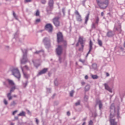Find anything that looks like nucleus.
<instances>
[{
    "mask_svg": "<svg viewBox=\"0 0 125 125\" xmlns=\"http://www.w3.org/2000/svg\"><path fill=\"white\" fill-rule=\"evenodd\" d=\"M62 12L63 13V15H65V8H62Z\"/></svg>",
    "mask_w": 125,
    "mask_h": 125,
    "instance_id": "obj_50",
    "label": "nucleus"
},
{
    "mask_svg": "<svg viewBox=\"0 0 125 125\" xmlns=\"http://www.w3.org/2000/svg\"><path fill=\"white\" fill-rule=\"evenodd\" d=\"M97 104L99 105V109H102V107H103L102 102L100 100H98L97 101Z\"/></svg>",
    "mask_w": 125,
    "mask_h": 125,
    "instance_id": "obj_19",
    "label": "nucleus"
},
{
    "mask_svg": "<svg viewBox=\"0 0 125 125\" xmlns=\"http://www.w3.org/2000/svg\"><path fill=\"white\" fill-rule=\"evenodd\" d=\"M75 91H74V90H72L70 91V96H71V97H73V96H74V93Z\"/></svg>",
    "mask_w": 125,
    "mask_h": 125,
    "instance_id": "obj_34",
    "label": "nucleus"
},
{
    "mask_svg": "<svg viewBox=\"0 0 125 125\" xmlns=\"http://www.w3.org/2000/svg\"><path fill=\"white\" fill-rule=\"evenodd\" d=\"M92 45H93V43L92 42V41L90 40L89 42V50L88 53H87L86 57L88 56V54L90 53V51H91V50H92Z\"/></svg>",
    "mask_w": 125,
    "mask_h": 125,
    "instance_id": "obj_12",
    "label": "nucleus"
},
{
    "mask_svg": "<svg viewBox=\"0 0 125 125\" xmlns=\"http://www.w3.org/2000/svg\"><path fill=\"white\" fill-rule=\"evenodd\" d=\"M79 105H81V101L79 100L75 103V105L76 106H79Z\"/></svg>",
    "mask_w": 125,
    "mask_h": 125,
    "instance_id": "obj_38",
    "label": "nucleus"
},
{
    "mask_svg": "<svg viewBox=\"0 0 125 125\" xmlns=\"http://www.w3.org/2000/svg\"><path fill=\"white\" fill-rule=\"evenodd\" d=\"M104 87H105V89H106V90H108V91H109V92H112V89H111V88H110V87H109V86L108 85V84H107V83H105L104 84Z\"/></svg>",
    "mask_w": 125,
    "mask_h": 125,
    "instance_id": "obj_17",
    "label": "nucleus"
},
{
    "mask_svg": "<svg viewBox=\"0 0 125 125\" xmlns=\"http://www.w3.org/2000/svg\"><path fill=\"white\" fill-rule=\"evenodd\" d=\"M62 60V58L60 56H59V61L60 62V63H61Z\"/></svg>",
    "mask_w": 125,
    "mask_h": 125,
    "instance_id": "obj_49",
    "label": "nucleus"
},
{
    "mask_svg": "<svg viewBox=\"0 0 125 125\" xmlns=\"http://www.w3.org/2000/svg\"><path fill=\"white\" fill-rule=\"evenodd\" d=\"M99 22V18L97 17L96 18V21L95 23L97 25H98V23Z\"/></svg>",
    "mask_w": 125,
    "mask_h": 125,
    "instance_id": "obj_36",
    "label": "nucleus"
},
{
    "mask_svg": "<svg viewBox=\"0 0 125 125\" xmlns=\"http://www.w3.org/2000/svg\"><path fill=\"white\" fill-rule=\"evenodd\" d=\"M36 16H40V11L37 10L36 13Z\"/></svg>",
    "mask_w": 125,
    "mask_h": 125,
    "instance_id": "obj_42",
    "label": "nucleus"
},
{
    "mask_svg": "<svg viewBox=\"0 0 125 125\" xmlns=\"http://www.w3.org/2000/svg\"><path fill=\"white\" fill-rule=\"evenodd\" d=\"M83 48H79V51H83Z\"/></svg>",
    "mask_w": 125,
    "mask_h": 125,
    "instance_id": "obj_60",
    "label": "nucleus"
},
{
    "mask_svg": "<svg viewBox=\"0 0 125 125\" xmlns=\"http://www.w3.org/2000/svg\"><path fill=\"white\" fill-rule=\"evenodd\" d=\"M104 16V12H102L101 13V16Z\"/></svg>",
    "mask_w": 125,
    "mask_h": 125,
    "instance_id": "obj_62",
    "label": "nucleus"
},
{
    "mask_svg": "<svg viewBox=\"0 0 125 125\" xmlns=\"http://www.w3.org/2000/svg\"><path fill=\"white\" fill-rule=\"evenodd\" d=\"M60 19V18L59 17H56L53 19V23L56 27H59V26H60V21H59Z\"/></svg>",
    "mask_w": 125,
    "mask_h": 125,
    "instance_id": "obj_7",
    "label": "nucleus"
},
{
    "mask_svg": "<svg viewBox=\"0 0 125 125\" xmlns=\"http://www.w3.org/2000/svg\"><path fill=\"white\" fill-rule=\"evenodd\" d=\"M15 120H18V116L15 117Z\"/></svg>",
    "mask_w": 125,
    "mask_h": 125,
    "instance_id": "obj_61",
    "label": "nucleus"
},
{
    "mask_svg": "<svg viewBox=\"0 0 125 125\" xmlns=\"http://www.w3.org/2000/svg\"><path fill=\"white\" fill-rule=\"evenodd\" d=\"M110 76V74H109V73L106 72V77H109Z\"/></svg>",
    "mask_w": 125,
    "mask_h": 125,
    "instance_id": "obj_54",
    "label": "nucleus"
},
{
    "mask_svg": "<svg viewBox=\"0 0 125 125\" xmlns=\"http://www.w3.org/2000/svg\"><path fill=\"white\" fill-rule=\"evenodd\" d=\"M13 15L14 17L16 19V20H18V18H17V16H16V14L15 13V12L13 11Z\"/></svg>",
    "mask_w": 125,
    "mask_h": 125,
    "instance_id": "obj_35",
    "label": "nucleus"
},
{
    "mask_svg": "<svg viewBox=\"0 0 125 125\" xmlns=\"http://www.w3.org/2000/svg\"><path fill=\"white\" fill-rule=\"evenodd\" d=\"M28 84V81H26V83H23L24 87H26Z\"/></svg>",
    "mask_w": 125,
    "mask_h": 125,
    "instance_id": "obj_43",
    "label": "nucleus"
},
{
    "mask_svg": "<svg viewBox=\"0 0 125 125\" xmlns=\"http://www.w3.org/2000/svg\"><path fill=\"white\" fill-rule=\"evenodd\" d=\"M7 97L8 99V100H12V96H11V93H8L7 94Z\"/></svg>",
    "mask_w": 125,
    "mask_h": 125,
    "instance_id": "obj_26",
    "label": "nucleus"
},
{
    "mask_svg": "<svg viewBox=\"0 0 125 125\" xmlns=\"http://www.w3.org/2000/svg\"><path fill=\"white\" fill-rule=\"evenodd\" d=\"M48 4L51 6H53L54 4V1L53 0H49Z\"/></svg>",
    "mask_w": 125,
    "mask_h": 125,
    "instance_id": "obj_20",
    "label": "nucleus"
},
{
    "mask_svg": "<svg viewBox=\"0 0 125 125\" xmlns=\"http://www.w3.org/2000/svg\"><path fill=\"white\" fill-rule=\"evenodd\" d=\"M21 69L22 72L23 74V76L25 79H29V77H30V75L27 74V73L24 72V70L23 69V67L22 66H21Z\"/></svg>",
    "mask_w": 125,
    "mask_h": 125,
    "instance_id": "obj_16",
    "label": "nucleus"
},
{
    "mask_svg": "<svg viewBox=\"0 0 125 125\" xmlns=\"http://www.w3.org/2000/svg\"><path fill=\"white\" fill-rule=\"evenodd\" d=\"M85 79L88 80V76L87 75L85 76Z\"/></svg>",
    "mask_w": 125,
    "mask_h": 125,
    "instance_id": "obj_57",
    "label": "nucleus"
},
{
    "mask_svg": "<svg viewBox=\"0 0 125 125\" xmlns=\"http://www.w3.org/2000/svg\"><path fill=\"white\" fill-rule=\"evenodd\" d=\"M50 88H47V91H48V92H50Z\"/></svg>",
    "mask_w": 125,
    "mask_h": 125,
    "instance_id": "obj_59",
    "label": "nucleus"
},
{
    "mask_svg": "<svg viewBox=\"0 0 125 125\" xmlns=\"http://www.w3.org/2000/svg\"><path fill=\"white\" fill-rule=\"evenodd\" d=\"M45 29H46L48 33H52V31H53V26L50 23H47L45 26Z\"/></svg>",
    "mask_w": 125,
    "mask_h": 125,
    "instance_id": "obj_8",
    "label": "nucleus"
},
{
    "mask_svg": "<svg viewBox=\"0 0 125 125\" xmlns=\"http://www.w3.org/2000/svg\"><path fill=\"white\" fill-rule=\"evenodd\" d=\"M88 125H93V122L92 121V120H90L89 122V124Z\"/></svg>",
    "mask_w": 125,
    "mask_h": 125,
    "instance_id": "obj_47",
    "label": "nucleus"
},
{
    "mask_svg": "<svg viewBox=\"0 0 125 125\" xmlns=\"http://www.w3.org/2000/svg\"><path fill=\"white\" fill-rule=\"evenodd\" d=\"M3 85L6 86V87H8V85L7 84L6 82H3Z\"/></svg>",
    "mask_w": 125,
    "mask_h": 125,
    "instance_id": "obj_51",
    "label": "nucleus"
},
{
    "mask_svg": "<svg viewBox=\"0 0 125 125\" xmlns=\"http://www.w3.org/2000/svg\"><path fill=\"white\" fill-rule=\"evenodd\" d=\"M67 115L68 116H70V115H71V113H70V111H67Z\"/></svg>",
    "mask_w": 125,
    "mask_h": 125,
    "instance_id": "obj_56",
    "label": "nucleus"
},
{
    "mask_svg": "<svg viewBox=\"0 0 125 125\" xmlns=\"http://www.w3.org/2000/svg\"><path fill=\"white\" fill-rule=\"evenodd\" d=\"M40 22H41V19H37L35 21V24H38V23H40Z\"/></svg>",
    "mask_w": 125,
    "mask_h": 125,
    "instance_id": "obj_37",
    "label": "nucleus"
},
{
    "mask_svg": "<svg viewBox=\"0 0 125 125\" xmlns=\"http://www.w3.org/2000/svg\"><path fill=\"white\" fill-rule=\"evenodd\" d=\"M42 42L46 48L48 49L51 47V42L49 38L47 37H45L43 39Z\"/></svg>",
    "mask_w": 125,
    "mask_h": 125,
    "instance_id": "obj_5",
    "label": "nucleus"
},
{
    "mask_svg": "<svg viewBox=\"0 0 125 125\" xmlns=\"http://www.w3.org/2000/svg\"><path fill=\"white\" fill-rule=\"evenodd\" d=\"M41 2L42 4H45L46 3V0H41Z\"/></svg>",
    "mask_w": 125,
    "mask_h": 125,
    "instance_id": "obj_40",
    "label": "nucleus"
},
{
    "mask_svg": "<svg viewBox=\"0 0 125 125\" xmlns=\"http://www.w3.org/2000/svg\"><path fill=\"white\" fill-rule=\"evenodd\" d=\"M35 119L37 125H39V119H37V118H35Z\"/></svg>",
    "mask_w": 125,
    "mask_h": 125,
    "instance_id": "obj_52",
    "label": "nucleus"
},
{
    "mask_svg": "<svg viewBox=\"0 0 125 125\" xmlns=\"http://www.w3.org/2000/svg\"><path fill=\"white\" fill-rule=\"evenodd\" d=\"M98 43L99 44V45H100V46H102L103 45V43H102V41L99 39L98 40Z\"/></svg>",
    "mask_w": 125,
    "mask_h": 125,
    "instance_id": "obj_32",
    "label": "nucleus"
},
{
    "mask_svg": "<svg viewBox=\"0 0 125 125\" xmlns=\"http://www.w3.org/2000/svg\"><path fill=\"white\" fill-rule=\"evenodd\" d=\"M33 1V0H24V3H28V2H31Z\"/></svg>",
    "mask_w": 125,
    "mask_h": 125,
    "instance_id": "obj_41",
    "label": "nucleus"
},
{
    "mask_svg": "<svg viewBox=\"0 0 125 125\" xmlns=\"http://www.w3.org/2000/svg\"><path fill=\"white\" fill-rule=\"evenodd\" d=\"M75 14L76 16V20L77 21H78L79 22H82L83 21V19H82V16L80 14V13H79V11L78 10H76L75 12Z\"/></svg>",
    "mask_w": 125,
    "mask_h": 125,
    "instance_id": "obj_10",
    "label": "nucleus"
},
{
    "mask_svg": "<svg viewBox=\"0 0 125 125\" xmlns=\"http://www.w3.org/2000/svg\"><path fill=\"white\" fill-rule=\"evenodd\" d=\"M23 68V70H27V71L29 70V67L28 65H25Z\"/></svg>",
    "mask_w": 125,
    "mask_h": 125,
    "instance_id": "obj_39",
    "label": "nucleus"
},
{
    "mask_svg": "<svg viewBox=\"0 0 125 125\" xmlns=\"http://www.w3.org/2000/svg\"><path fill=\"white\" fill-rule=\"evenodd\" d=\"M56 53L57 55L60 56L62 54V52H63V48L60 45H58V47L56 49Z\"/></svg>",
    "mask_w": 125,
    "mask_h": 125,
    "instance_id": "obj_9",
    "label": "nucleus"
},
{
    "mask_svg": "<svg viewBox=\"0 0 125 125\" xmlns=\"http://www.w3.org/2000/svg\"><path fill=\"white\" fill-rule=\"evenodd\" d=\"M78 42H80L81 44H83V39L81 36L79 37Z\"/></svg>",
    "mask_w": 125,
    "mask_h": 125,
    "instance_id": "obj_22",
    "label": "nucleus"
},
{
    "mask_svg": "<svg viewBox=\"0 0 125 125\" xmlns=\"http://www.w3.org/2000/svg\"><path fill=\"white\" fill-rule=\"evenodd\" d=\"M53 9V6L48 5L46 7V11L48 14H50L51 11H52V10Z\"/></svg>",
    "mask_w": 125,
    "mask_h": 125,
    "instance_id": "obj_15",
    "label": "nucleus"
},
{
    "mask_svg": "<svg viewBox=\"0 0 125 125\" xmlns=\"http://www.w3.org/2000/svg\"><path fill=\"white\" fill-rule=\"evenodd\" d=\"M106 35L109 38H110L114 36V33H113L112 31H110L107 32Z\"/></svg>",
    "mask_w": 125,
    "mask_h": 125,
    "instance_id": "obj_21",
    "label": "nucleus"
},
{
    "mask_svg": "<svg viewBox=\"0 0 125 125\" xmlns=\"http://www.w3.org/2000/svg\"><path fill=\"white\" fill-rule=\"evenodd\" d=\"M89 18V13H88L85 17V24H87V21H88V19Z\"/></svg>",
    "mask_w": 125,
    "mask_h": 125,
    "instance_id": "obj_27",
    "label": "nucleus"
},
{
    "mask_svg": "<svg viewBox=\"0 0 125 125\" xmlns=\"http://www.w3.org/2000/svg\"><path fill=\"white\" fill-rule=\"evenodd\" d=\"M81 84H82V85H84L85 84V83L84 82H82L81 83Z\"/></svg>",
    "mask_w": 125,
    "mask_h": 125,
    "instance_id": "obj_53",
    "label": "nucleus"
},
{
    "mask_svg": "<svg viewBox=\"0 0 125 125\" xmlns=\"http://www.w3.org/2000/svg\"><path fill=\"white\" fill-rule=\"evenodd\" d=\"M85 91H88L90 89V85L87 84L84 87Z\"/></svg>",
    "mask_w": 125,
    "mask_h": 125,
    "instance_id": "obj_25",
    "label": "nucleus"
},
{
    "mask_svg": "<svg viewBox=\"0 0 125 125\" xmlns=\"http://www.w3.org/2000/svg\"><path fill=\"white\" fill-rule=\"evenodd\" d=\"M4 104H5V105H7V104H8L7 101H6L5 99H4Z\"/></svg>",
    "mask_w": 125,
    "mask_h": 125,
    "instance_id": "obj_48",
    "label": "nucleus"
},
{
    "mask_svg": "<svg viewBox=\"0 0 125 125\" xmlns=\"http://www.w3.org/2000/svg\"><path fill=\"white\" fill-rule=\"evenodd\" d=\"M96 2L101 9H105L109 5V0H96Z\"/></svg>",
    "mask_w": 125,
    "mask_h": 125,
    "instance_id": "obj_2",
    "label": "nucleus"
},
{
    "mask_svg": "<svg viewBox=\"0 0 125 125\" xmlns=\"http://www.w3.org/2000/svg\"><path fill=\"white\" fill-rule=\"evenodd\" d=\"M57 42L58 43H59V42L63 43V48H66L67 47V41H66V40H64L63 38V35L61 32H59L57 34Z\"/></svg>",
    "mask_w": 125,
    "mask_h": 125,
    "instance_id": "obj_3",
    "label": "nucleus"
},
{
    "mask_svg": "<svg viewBox=\"0 0 125 125\" xmlns=\"http://www.w3.org/2000/svg\"><path fill=\"white\" fill-rule=\"evenodd\" d=\"M82 125H85V122H83L82 124Z\"/></svg>",
    "mask_w": 125,
    "mask_h": 125,
    "instance_id": "obj_64",
    "label": "nucleus"
},
{
    "mask_svg": "<svg viewBox=\"0 0 125 125\" xmlns=\"http://www.w3.org/2000/svg\"><path fill=\"white\" fill-rule=\"evenodd\" d=\"M6 82H7V83H8V84L9 85H11V86H12L13 85H15V83H14V82H13V81H12L9 79H6Z\"/></svg>",
    "mask_w": 125,
    "mask_h": 125,
    "instance_id": "obj_14",
    "label": "nucleus"
},
{
    "mask_svg": "<svg viewBox=\"0 0 125 125\" xmlns=\"http://www.w3.org/2000/svg\"><path fill=\"white\" fill-rule=\"evenodd\" d=\"M41 52H42V50L36 51L34 53L35 54H40V53H41Z\"/></svg>",
    "mask_w": 125,
    "mask_h": 125,
    "instance_id": "obj_46",
    "label": "nucleus"
},
{
    "mask_svg": "<svg viewBox=\"0 0 125 125\" xmlns=\"http://www.w3.org/2000/svg\"><path fill=\"white\" fill-rule=\"evenodd\" d=\"M92 69H94V70H96L97 69V64L96 63H93L92 65Z\"/></svg>",
    "mask_w": 125,
    "mask_h": 125,
    "instance_id": "obj_30",
    "label": "nucleus"
},
{
    "mask_svg": "<svg viewBox=\"0 0 125 125\" xmlns=\"http://www.w3.org/2000/svg\"><path fill=\"white\" fill-rule=\"evenodd\" d=\"M32 62L34 63L35 67H36V68H38V67L41 65V64H40L39 60H38L35 61L33 60Z\"/></svg>",
    "mask_w": 125,
    "mask_h": 125,
    "instance_id": "obj_13",
    "label": "nucleus"
},
{
    "mask_svg": "<svg viewBox=\"0 0 125 125\" xmlns=\"http://www.w3.org/2000/svg\"><path fill=\"white\" fill-rule=\"evenodd\" d=\"M91 78L93 80H97V79H98V76H97V75H91Z\"/></svg>",
    "mask_w": 125,
    "mask_h": 125,
    "instance_id": "obj_31",
    "label": "nucleus"
},
{
    "mask_svg": "<svg viewBox=\"0 0 125 125\" xmlns=\"http://www.w3.org/2000/svg\"><path fill=\"white\" fill-rule=\"evenodd\" d=\"M58 104H59L58 102H54V105H57Z\"/></svg>",
    "mask_w": 125,
    "mask_h": 125,
    "instance_id": "obj_58",
    "label": "nucleus"
},
{
    "mask_svg": "<svg viewBox=\"0 0 125 125\" xmlns=\"http://www.w3.org/2000/svg\"><path fill=\"white\" fill-rule=\"evenodd\" d=\"M84 101L85 102H87V101H88V96L85 94L84 95Z\"/></svg>",
    "mask_w": 125,
    "mask_h": 125,
    "instance_id": "obj_29",
    "label": "nucleus"
},
{
    "mask_svg": "<svg viewBox=\"0 0 125 125\" xmlns=\"http://www.w3.org/2000/svg\"><path fill=\"white\" fill-rule=\"evenodd\" d=\"M96 25L95 23H93L91 26L92 29H96Z\"/></svg>",
    "mask_w": 125,
    "mask_h": 125,
    "instance_id": "obj_33",
    "label": "nucleus"
},
{
    "mask_svg": "<svg viewBox=\"0 0 125 125\" xmlns=\"http://www.w3.org/2000/svg\"><path fill=\"white\" fill-rule=\"evenodd\" d=\"M115 29L116 31H117L118 32H119V33H121V32H122V25L121 24H119L118 28L115 27Z\"/></svg>",
    "mask_w": 125,
    "mask_h": 125,
    "instance_id": "obj_18",
    "label": "nucleus"
},
{
    "mask_svg": "<svg viewBox=\"0 0 125 125\" xmlns=\"http://www.w3.org/2000/svg\"><path fill=\"white\" fill-rule=\"evenodd\" d=\"M18 116L20 117H25L26 116V112L22 111L18 114Z\"/></svg>",
    "mask_w": 125,
    "mask_h": 125,
    "instance_id": "obj_24",
    "label": "nucleus"
},
{
    "mask_svg": "<svg viewBox=\"0 0 125 125\" xmlns=\"http://www.w3.org/2000/svg\"><path fill=\"white\" fill-rule=\"evenodd\" d=\"M16 89V86L15 85H13V86L10 88V93H12V92H14V90Z\"/></svg>",
    "mask_w": 125,
    "mask_h": 125,
    "instance_id": "obj_23",
    "label": "nucleus"
},
{
    "mask_svg": "<svg viewBox=\"0 0 125 125\" xmlns=\"http://www.w3.org/2000/svg\"><path fill=\"white\" fill-rule=\"evenodd\" d=\"M48 71V68H44L38 73V76H41V75H43V74H45Z\"/></svg>",
    "mask_w": 125,
    "mask_h": 125,
    "instance_id": "obj_11",
    "label": "nucleus"
},
{
    "mask_svg": "<svg viewBox=\"0 0 125 125\" xmlns=\"http://www.w3.org/2000/svg\"><path fill=\"white\" fill-rule=\"evenodd\" d=\"M16 105H17V101H13V102L10 104V106H14Z\"/></svg>",
    "mask_w": 125,
    "mask_h": 125,
    "instance_id": "obj_28",
    "label": "nucleus"
},
{
    "mask_svg": "<svg viewBox=\"0 0 125 125\" xmlns=\"http://www.w3.org/2000/svg\"><path fill=\"white\" fill-rule=\"evenodd\" d=\"M12 75L15 77V78H17V79H18V80H20V78H21V75L20 74V72H19V70L18 69H13L12 70Z\"/></svg>",
    "mask_w": 125,
    "mask_h": 125,
    "instance_id": "obj_6",
    "label": "nucleus"
},
{
    "mask_svg": "<svg viewBox=\"0 0 125 125\" xmlns=\"http://www.w3.org/2000/svg\"><path fill=\"white\" fill-rule=\"evenodd\" d=\"M23 53L22 59L21 60V64H26L28 62V58H27V53H28V50L25 49L24 50L21 49Z\"/></svg>",
    "mask_w": 125,
    "mask_h": 125,
    "instance_id": "obj_4",
    "label": "nucleus"
},
{
    "mask_svg": "<svg viewBox=\"0 0 125 125\" xmlns=\"http://www.w3.org/2000/svg\"><path fill=\"white\" fill-rule=\"evenodd\" d=\"M17 113V110H15L13 112V115H15Z\"/></svg>",
    "mask_w": 125,
    "mask_h": 125,
    "instance_id": "obj_55",
    "label": "nucleus"
},
{
    "mask_svg": "<svg viewBox=\"0 0 125 125\" xmlns=\"http://www.w3.org/2000/svg\"><path fill=\"white\" fill-rule=\"evenodd\" d=\"M110 109V113L109 119L110 125H118V122H116V117H117L118 119L121 118V116H120V111L119 109L116 110V107L114 104L111 105Z\"/></svg>",
    "mask_w": 125,
    "mask_h": 125,
    "instance_id": "obj_1",
    "label": "nucleus"
},
{
    "mask_svg": "<svg viewBox=\"0 0 125 125\" xmlns=\"http://www.w3.org/2000/svg\"><path fill=\"white\" fill-rule=\"evenodd\" d=\"M83 121H86V117H85L84 118H83Z\"/></svg>",
    "mask_w": 125,
    "mask_h": 125,
    "instance_id": "obj_63",
    "label": "nucleus"
},
{
    "mask_svg": "<svg viewBox=\"0 0 125 125\" xmlns=\"http://www.w3.org/2000/svg\"><path fill=\"white\" fill-rule=\"evenodd\" d=\"M80 62H82V63H83V64H84V63H85V60H83L81 59H80L79 60Z\"/></svg>",
    "mask_w": 125,
    "mask_h": 125,
    "instance_id": "obj_44",
    "label": "nucleus"
},
{
    "mask_svg": "<svg viewBox=\"0 0 125 125\" xmlns=\"http://www.w3.org/2000/svg\"><path fill=\"white\" fill-rule=\"evenodd\" d=\"M54 83H55V85L57 86V85H58V81H57V80H55Z\"/></svg>",
    "mask_w": 125,
    "mask_h": 125,
    "instance_id": "obj_45",
    "label": "nucleus"
}]
</instances>
